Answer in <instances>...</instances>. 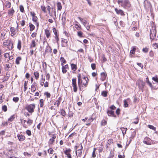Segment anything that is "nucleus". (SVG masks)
<instances>
[{
	"mask_svg": "<svg viewBox=\"0 0 158 158\" xmlns=\"http://www.w3.org/2000/svg\"><path fill=\"white\" fill-rule=\"evenodd\" d=\"M83 79L85 80V82H82L81 80V74H78V85L80 91L83 90V87L85 86L86 87L87 85L88 81H89L88 78L84 77Z\"/></svg>",
	"mask_w": 158,
	"mask_h": 158,
	"instance_id": "1",
	"label": "nucleus"
},
{
	"mask_svg": "<svg viewBox=\"0 0 158 158\" xmlns=\"http://www.w3.org/2000/svg\"><path fill=\"white\" fill-rule=\"evenodd\" d=\"M35 107V106L34 104H30L26 106L25 108L29 112L32 113L34 112Z\"/></svg>",
	"mask_w": 158,
	"mask_h": 158,
	"instance_id": "2",
	"label": "nucleus"
},
{
	"mask_svg": "<svg viewBox=\"0 0 158 158\" xmlns=\"http://www.w3.org/2000/svg\"><path fill=\"white\" fill-rule=\"evenodd\" d=\"M4 46H7V48L9 50H11L13 48V44L10 40H5L3 42Z\"/></svg>",
	"mask_w": 158,
	"mask_h": 158,
	"instance_id": "3",
	"label": "nucleus"
},
{
	"mask_svg": "<svg viewBox=\"0 0 158 158\" xmlns=\"http://www.w3.org/2000/svg\"><path fill=\"white\" fill-rule=\"evenodd\" d=\"M137 83L139 90L143 92V88L145 85V82L139 79L138 80Z\"/></svg>",
	"mask_w": 158,
	"mask_h": 158,
	"instance_id": "4",
	"label": "nucleus"
},
{
	"mask_svg": "<svg viewBox=\"0 0 158 158\" xmlns=\"http://www.w3.org/2000/svg\"><path fill=\"white\" fill-rule=\"evenodd\" d=\"M121 4L122 6L124 7H129L130 6V4L127 0H119V4Z\"/></svg>",
	"mask_w": 158,
	"mask_h": 158,
	"instance_id": "5",
	"label": "nucleus"
},
{
	"mask_svg": "<svg viewBox=\"0 0 158 158\" xmlns=\"http://www.w3.org/2000/svg\"><path fill=\"white\" fill-rule=\"evenodd\" d=\"M144 6L147 10H151V6L150 3L147 0H145L144 2Z\"/></svg>",
	"mask_w": 158,
	"mask_h": 158,
	"instance_id": "6",
	"label": "nucleus"
},
{
	"mask_svg": "<svg viewBox=\"0 0 158 158\" xmlns=\"http://www.w3.org/2000/svg\"><path fill=\"white\" fill-rule=\"evenodd\" d=\"M156 31L155 30H152L150 31V38L151 41L153 40L156 36Z\"/></svg>",
	"mask_w": 158,
	"mask_h": 158,
	"instance_id": "7",
	"label": "nucleus"
},
{
	"mask_svg": "<svg viewBox=\"0 0 158 158\" xmlns=\"http://www.w3.org/2000/svg\"><path fill=\"white\" fill-rule=\"evenodd\" d=\"M143 143L145 144L150 145L151 144L152 141L149 137H146L143 139Z\"/></svg>",
	"mask_w": 158,
	"mask_h": 158,
	"instance_id": "8",
	"label": "nucleus"
},
{
	"mask_svg": "<svg viewBox=\"0 0 158 158\" xmlns=\"http://www.w3.org/2000/svg\"><path fill=\"white\" fill-rule=\"evenodd\" d=\"M71 150L70 148L67 149L64 152V153L67 156L68 158H72L70 154Z\"/></svg>",
	"mask_w": 158,
	"mask_h": 158,
	"instance_id": "9",
	"label": "nucleus"
},
{
	"mask_svg": "<svg viewBox=\"0 0 158 158\" xmlns=\"http://www.w3.org/2000/svg\"><path fill=\"white\" fill-rule=\"evenodd\" d=\"M61 43H62V47H66L68 46V44H67L68 41L67 39H62L61 40Z\"/></svg>",
	"mask_w": 158,
	"mask_h": 158,
	"instance_id": "10",
	"label": "nucleus"
},
{
	"mask_svg": "<svg viewBox=\"0 0 158 158\" xmlns=\"http://www.w3.org/2000/svg\"><path fill=\"white\" fill-rule=\"evenodd\" d=\"M17 137L19 141H22L24 140L25 138V136L22 134H18L17 135Z\"/></svg>",
	"mask_w": 158,
	"mask_h": 158,
	"instance_id": "11",
	"label": "nucleus"
},
{
	"mask_svg": "<svg viewBox=\"0 0 158 158\" xmlns=\"http://www.w3.org/2000/svg\"><path fill=\"white\" fill-rule=\"evenodd\" d=\"M69 69V66L68 64L65 65H63L62 67V72L63 73H65L67 72L66 69Z\"/></svg>",
	"mask_w": 158,
	"mask_h": 158,
	"instance_id": "12",
	"label": "nucleus"
},
{
	"mask_svg": "<svg viewBox=\"0 0 158 158\" xmlns=\"http://www.w3.org/2000/svg\"><path fill=\"white\" fill-rule=\"evenodd\" d=\"M62 100V98L61 97H59L58 99L55 102L54 105L56 106L57 107H59V105Z\"/></svg>",
	"mask_w": 158,
	"mask_h": 158,
	"instance_id": "13",
	"label": "nucleus"
},
{
	"mask_svg": "<svg viewBox=\"0 0 158 158\" xmlns=\"http://www.w3.org/2000/svg\"><path fill=\"white\" fill-rule=\"evenodd\" d=\"M83 25L85 27L86 29L88 30L90 28L89 23L86 20H84L83 23Z\"/></svg>",
	"mask_w": 158,
	"mask_h": 158,
	"instance_id": "14",
	"label": "nucleus"
},
{
	"mask_svg": "<svg viewBox=\"0 0 158 158\" xmlns=\"http://www.w3.org/2000/svg\"><path fill=\"white\" fill-rule=\"evenodd\" d=\"M10 31L11 32V36H13L16 34V28L13 27H12L10 28Z\"/></svg>",
	"mask_w": 158,
	"mask_h": 158,
	"instance_id": "15",
	"label": "nucleus"
},
{
	"mask_svg": "<svg viewBox=\"0 0 158 158\" xmlns=\"http://www.w3.org/2000/svg\"><path fill=\"white\" fill-rule=\"evenodd\" d=\"M130 102V99L129 98L126 100H124V106L125 107L128 106V103Z\"/></svg>",
	"mask_w": 158,
	"mask_h": 158,
	"instance_id": "16",
	"label": "nucleus"
},
{
	"mask_svg": "<svg viewBox=\"0 0 158 158\" xmlns=\"http://www.w3.org/2000/svg\"><path fill=\"white\" fill-rule=\"evenodd\" d=\"M81 148L77 150V151H78L77 153L78 154V156L79 157H81V155L82 153L83 149V147L82 145L81 144Z\"/></svg>",
	"mask_w": 158,
	"mask_h": 158,
	"instance_id": "17",
	"label": "nucleus"
},
{
	"mask_svg": "<svg viewBox=\"0 0 158 158\" xmlns=\"http://www.w3.org/2000/svg\"><path fill=\"white\" fill-rule=\"evenodd\" d=\"M101 79L102 81H104L106 79V73H101Z\"/></svg>",
	"mask_w": 158,
	"mask_h": 158,
	"instance_id": "18",
	"label": "nucleus"
},
{
	"mask_svg": "<svg viewBox=\"0 0 158 158\" xmlns=\"http://www.w3.org/2000/svg\"><path fill=\"white\" fill-rule=\"evenodd\" d=\"M4 5L7 8H9L11 7V3L10 2L7 1L5 2Z\"/></svg>",
	"mask_w": 158,
	"mask_h": 158,
	"instance_id": "19",
	"label": "nucleus"
},
{
	"mask_svg": "<svg viewBox=\"0 0 158 158\" xmlns=\"http://www.w3.org/2000/svg\"><path fill=\"white\" fill-rule=\"evenodd\" d=\"M45 33L47 38H48L50 36V33L49 30L45 29Z\"/></svg>",
	"mask_w": 158,
	"mask_h": 158,
	"instance_id": "20",
	"label": "nucleus"
},
{
	"mask_svg": "<svg viewBox=\"0 0 158 158\" xmlns=\"http://www.w3.org/2000/svg\"><path fill=\"white\" fill-rule=\"evenodd\" d=\"M14 13L15 11L13 8L8 10V14L10 16H12Z\"/></svg>",
	"mask_w": 158,
	"mask_h": 158,
	"instance_id": "21",
	"label": "nucleus"
},
{
	"mask_svg": "<svg viewBox=\"0 0 158 158\" xmlns=\"http://www.w3.org/2000/svg\"><path fill=\"white\" fill-rule=\"evenodd\" d=\"M94 120L92 118H89L87 121L88 123L86 124V126H89L91 124V123Z\"/></svg>",
	"mask_w": 158,
	"mask_h": 158,
	"instance_id": "22",
	"label": "nucleus"
},
{
	"mask_svg": "<svg viewBox=\"0 0 158 158\" xmlns=\"http://www.w3.org/2000/svg\"><path fill=\"white\" fill-rule=\"evenodd\" d=\"M107 114H108V116H114V112L112 110H108L107 111Z\"/></svg>",
	"mask_w": 158,
	"mask_h": 158,
	"instance_id": "23",
	"label": "nucleus"
},
{
	"mask_svg": "<svg viewBox=\"0 0 158 158\" xmlns=\"http://www.w3.org/2000/svg\"><path fill=\"white\" fill-rule=\"evenodd\" d=\"M71 69L75 71L77 69V67L76 64H71Z\"/></svg>",
	"mask_w": 158,
	"mask_h": 158,
	"instance_id": "24",
	"label": "nucleus"
},
{
	"mask_svg": "<svg viewBox=\"0 0 158 158\" xmlns=\"http://www.w3.org/2000/svg\"><path fill=\"white\" fill-rule=\"evenodd\" d=\"M60 113L63 116H65L66 115L65 111L63 109H60Z\"/></svg>",
	"mask_w": 158,
	"mask_h": 158,
	"instance_id": "25",
	"label": "nucleus"
},
{
	"mask_svg": "<svg viewBox=\"0 0 158 158\" xmlns=\"http://www.w3.org/2000/svg\"><path fill=\"white\" fill-rule=\"evenodd\" d=\"M36 46V42L34 40L32 41L30 45V48H35Z\"/></svg>",
	"mask_w": 158,
	"mask_h": 158,
	"instance_id": "26",
	"label": "nucleus"
},
{
	"mask_svg": "<svg viewBox=\"0 0 158 158\" xmlns=\"http://www.w3.org/2000/svg\"><path fill=\"white\" fill-rule=\"evenodd\" d=\"M60 61L61 62V65L62 66L63 65V64L66 63V60L64 59V57H61L60 58Z\"/></svg>",
	"mask_w": 158,
	"mask_h": 158,
	"instance_id": "27",
	"label": "nucleus"
},
{
	"mask_svg": "<svg viewBox=\"0 0 158 158\" xmlns=\"http://www.w3.org/2000/svg\"><path fill=\"white\" fill-rule=\"evenodd\" d=\"M62 7L61 3L60 2H58L57 3V10H61Z\"/></svg>",
	"mask_w": 158,
	"mask_h": 158,
	"instance_id": "28",
	"label": "nucleus"
},
{
	"mask_svg": "<svg viewBox=\"0 0 158 158\" xmlns=\"http://www.w3.org/2000/svg\"><path fill=\"white\" fill-rule=\"evenodd\" d=\"M72 86L77 85L76 79V78H73L72 80Z\"/></svg>",
	"mask_w": 158,
	"mask_h": 158,
	"instance_id": "29",
	"label": "nucleus"
},
{
	"mask_svg": "<svg viewBox=\"0 0 158 158\" xmlns=\"http://www.w3.org/2000/svg\"><path fill=\"white\" fill-rule=\"evenodd\" d=\"M107 158H114V153L111 151H110V154Z\"/></svg>",
	"mask_w": 158,
	"mask_h": 158,
	"instance_id": "30",
	"label": "nucleus"
},
{
	"mask_svg": "<svg viewBox=\"0 0 158 158\" xmlns=\"http://www.w3.org/2000/svg\"><path fill=\"white\" fill-rule=\"evenodd\" d=\"M22 59L21 57L19 56L17 58L16 60L15 63L17 64H19V61Z\"/></svg>",
	"mask_w": 158,
	"mask_h": 158,
	"instance_id": "31",
	"label": "nucleus"
},
{
	"mask_svg": "<svg viewBox=\"0 0 158 158\" xmlns=\"http://www.w3.org/2000/svg\"><path fill=\"white\" fill-rule=\"evenodd\" d=\"M30 30V31H32L34 30L35 28V26L31 24L30 23L29 24Z\"/></svg>",
	"mask_w": 158,
	"mask_h": 158,
	"instance_id": "32",
	"label": "nucleus"
},
{
	"mask_svg": "<svg viewBox=\"0 0 158 158\" xmlns=\"http://www.w3.org/2000/svg\"><path fill=\"white\" fill-rule=\"evenodd\" d=\"M135 50H136V48L135 47H133L132 48V49L130 51V54H134Z\"/></svg>",
	"mask_w": 158,
	"mask_h": 158,
	"instance_id": "33",
	"label": "nucleus"
},
{
	"mask_svg": "<svg viewBox=\"0 0 158 158\" xmlns=\"http://www.w3.org/2000/svg\"><path fill=\"white\" fill-rule=\"evenodd\" d=\"M34 75L35 77V79L36 80H37L39 78V73H38L37 72H34Z\"/></svg>",
	"mask_w": 158,
	"mask_h": 158,
	"instance_id": "34",
	"label": "nucleus"
},
{
	"mask_svg": "<svg viewBox=\"0 0 158 158\" xmlns=\"http://www.w3.org/2000/svg\"><path fill=\"white\" fill-rule=\"evenodd\" d=\"M148 128L151 129H152L154 131H156V128L154 127L152 125H148Z\"/></svg>",
	"mask_w": 158,
	"mask_h": 158,
	"instance_id": "35",
	"label": "nucleus"
},
{
	"mask_svg": "<svg viewBox=\"0 0 158 158\" xmlns=\"http://www.w3.org/2000/svg\"><path fill=\"white\" fill-rule=\"evenodd\" d=\"M37 83L35 82H34L32 85H31V88L32 89H35L37 87Z\"/></svg>",
	"mask_w": 158,
	"mask_h": 158,
	"instance_id": "36",
	"label": "nucleus"
},
{
	"mask_svg": "<svg viewBox=\"0 0 158 158\" xmlns=\"http://www.w3.org/2000/svg\"><path fill=\"white\" fill-rule=\"evenodd\" d=\"M21 41L19 40L18 41V43L17 45V48L19 50H20L21 49Z\"/></svg>",
	"mask_w": 158,
	"mask_h": 158,
	"instance_id": "37",
	"label": "nucleus"
},
{
	"mask_svg": "<svg viewBox=\"0 0 158 158\" xmlns=\"http://www.w3.org/2000/svg\"><path fill=\"white\" fill-rule=\"evenodd\" d=\"M102 95L104 97H106L107 95V92L106 91H103L102 92Z\"/></svg>",
	"mask_w": 158,
	"mask_h": 158,
	"instance_id": "38",
	"label": "nucleus"
},
{
	"mask_svg": "<svg viewBox=\"0 0 158 158\" xmlns=\"http://www.w3.org/2000/svg\"><path fill=\"white\" fill-rule=\"evenodd\" d=\"M44 100L43 99H41L40 100V107H43L44 106Z\"/></svg>",
	"mask_w": 158,
	"mask_h": 158,
	"instance_id": "39",
	"label": "nucleus"
},
{
	"mask_svg": "<svg viewBox=\"0 0 158 158\" xmlns=\"http://www.w3.org/2000/svg\"><path fill=\"white\" fill-rule=\"evenodd\" d=\"M121 131L123 135L125 134L126 133V132L127 130V128H121Z\"/></svg>",
	"mask_w": 158,
	"mask_h": 158,
	"instance_id": "40",
	"label": "nucleus"
},
{
	"mask_svg": "<svg viewBox=\"0 0 158 158\" xmlns=\"http://www.w3.org/2000/svg\"><path fill=\"white\" fill-rule=\"evenodd\" d=\"M2 110L4 112H6L7 110V106L4 105L2 107Z\"/></svg>",
	"mask_w": 158,
	"mask_h": 158,
	"instance_id": "41",
	"label": "nucleus"
},
{
	"mask_svg": "<svg viewBox=\"0 0 158 158\" xmlns=\"http://www.w3.org/2000/svg\"><path fill=\"white\" fill-rule=\"evenodd\" d=\"M146 82L149 85L150 87L152 89H153V87L152 84L151 82H150L149 80H146Z\"/></svg>",
	"mask_w": 158,
	"mask_h": 158,
	"instance_id": "42",
	"label": "nucleus"
},
{
	"mask_svg": "<svg viewBox=\"0 0 158 158\" xmlns=\"http://www.w3.org/2000/svg\"><path fill=\"white\" fill-rule=\"evenodd\" d=\"M27 82L28 81H25L24 83V91H25L27 89Z\"/></svg>",
	"mask_w": 158,
	"mask_h": 158,
	"instance_id": "43",
	"label": "nucleus"
},
{
	"mask_svg": "<svg viewBox=\"0 0 158 158\" xmlns=\"http://www.w3.org/2000/svg\"><path fill=\"white\" fill-rule=\"evenodd\" d=\"M96 150V149L95 148H94V150L93 152L92 155V157L93 158H95L96 157L95 151Z\"/></svg>",
	"mask_w": 158,
	"mask_h": 158,
	"instance_id": "44",
	"label": "nucleus"
},
{
	"mask_svg": "<svg viewBox=\"0 0 158 158\" xmlns=\"http://www.w3.org/2000/svg\"><path fill=\"white\" fill-rule=\"evenodd\" d=\"M15 118L14 115L11 116L8 119V121L11 122L14 120Z\"/></svg>",
	"mask_w": 158,
	"mask_h": 158,
	"instance_id": "45",
	"label": "nucleus"
},
{
	"mask_svg": "<svg viewBox=\"0 0 158 158\" xmlns=\"http://www.w3.org/2000/svg\"><path fill=\"white\" fill-rule=\"evenodd\" d=\"M52 31L54 33L55 36L59 35L57 33L56 30L55 28H53L52 29Z\"/></svg>",
	"mask_w": 158,
	"mask_h": 158,
	"instance_id": "46",
	"label": "nucleus"
},
{
	"mask_svg": "<svg viewBox=\"0 0 158 158\" xmlns=\"http://www.w3.org/2000/svg\"><path fill=\"white\" fill-rule=\"evenodd\" d=\"M54 140H54L53 139H52L51 138L50 139H49V140L48 141V142L49 144L51 145V144H52L53 143V142H54Z\"/></svg>",
	"mask_w": 158,
	"mask_h": 158,
	"instance_id": "47",
	"label": "nucleus"
},
{
	"mask_svg": "<svg viewBox=\"0 0 158 158\" xmlns=\"http://www.w3.org/2000/svg\"><path fill=\"white\" fill-rule=\"evenodd\" d=\"M50 52L51 51V49L49 47H47L45 50V53L48 52Z\"/></svg>",
	"mask_w": 158,
	"mask_h": 158,
	"instance_id": "48",
	"label": "nucleus"
},
{
	"mask_svg": "<svg viewBox=\"0 0 158 158\" xmlns=\"http://www.w3.org/2000/svg\"><path fill=\"white\" fill-rule=\"evenodd\" d=\"M19 98L17 97H14L13 98V100L15 102H17L19 100Z\"/></svg>",
	"mask_w": 158,
	"mask_h": 158,
	"instance_id": "49",
	"label": "nucleus"
},
{
	"mask_svg": "<svg viewBox=\"0 0 158 158\" xmlns=\"http://www.w3.org/2000/svg\"><path fill=\"white\" fill-rule=\"evenodd\" d=\"M77 35L80 37H83V33L81 31H79L77 32Z\"/></svg>",
	"mask_w": 158,
	"mask_h": 158,
	"instance_id": "50",
	"label": "nucleus"
},
{
	"mask_svg": "<svg viewBox=\"0 0 158 158\" xmlns=\"http://www.w3.org/2000/svg\"><path fill=\"white\" fill-rule=\"evenodd\" d=\"M48 152L50 154H52L53 153V152H54V150L52 148H50L48 150Z\"/></svg>",
	"mask_w": 158,
	"mask_h": 158,
	"instance_id": "51",
	"label": "nucleus"
},
{
	"mask_svg": "<svg viewBox=\"0 0 158 158\" xmlns=\"http://www.w3.org/2000/svg\"><path fill=\"white\" fill-rule=\"evenodd\" d=\"M44 95H46L47 98H50L51 97L50 94L47 92L44 93Z\"/></svg>",
	"mask_w": 158,
	"mask_h": 158,
	"instance_id": "52",
	"label": "nucleus"
},
{
	"mask_svg": "<svg viewBox=\"0 0 158 158\" xmlns=\"http://www.w3.org/2000/svg\"><path fill=\"white\" fill-rule=\"evenodd\" d=\"M41 8L43 11H44L45 13H46V8L44 6H41Z\"/></svg>",
	"mask_w": 158,
	"mask_h": 158,
	"instance_id": "53",
	"label": "nucleus"
},
{
	"mask_svg": "<svg viewBox=\"0 0 158 158\" xmlns=\"http://www.w3.org/2000/svg\"><path fill=\"white\" fill-rule=\"evenodd\" d=\"M33 123V120L31 119H28V121L27 122V124H29V125H31Z\"/></svg>",
	"mask_w": 158,
	"mask_h": 158,
	"instance_id": "54",
	"label": "nucleus"
},
{
	"mask_svg": "<svg viewBox=\"0 0 158 158\" xmlns=\"http://www.w3.org/2000/svg\"><path fill=\"white\" fill-rule=\"evenodd\" d=\"M134 120H135V121H133V123L135 124H138L139 122V119L137 117L136 118L134 119Z\"/></svg>",
	"mask_w": 158,
	"mask_h": 158,
	"instance_id": "55",
	"label": "nucleus"
},
{
	"mask_svg": "<svg viewBox=\"0 0 158 158\" xmlns=\"http://www.w3.org/2000/svg\"><path fill=\"white\" fill-rule=\"evenodd\" d=\"M148 49L147 47H145V48H143L142 50L143 52L145 53H147L148 52Z\"/></svg>",
	"mask_w": 158,
	"mask_h": 158,
	"instance_id": "56",
	"label": "nucleus"
},
{
	"mask_svg": "<svg viewBox=\"0 0 158 158\" xmlns=\"http://www.w3.org/2000/svg\"><path fill=\"white\" fill-rule=\"evenodd\" d=\"M73 91L76 92L77 91V85L73 86Z\"/></svg>",
	"mask_w": 158,
	"mask_h": 158,
	"instance_id": "57",
	"label": "nucleus"
},
{
	"mask_svg": "<svg viewBox=\"0 0 158 158\" xmlns=\"http://www.w3.org/2000/svg\"><path fill=\"white\" fill-rule=\"evenodd\" d=\"M20 10L21 12H23L24 11V9L22 5H20L19 6Z\"/></svg>",
	"mask_w": 158,
	"mask_h": 158,
	"instance_id": "58",
	"label": "nucleus"
},
{
	"mask_svg": "<svg viewBox=\"0 0 158 158\" xmlns=\"http://www.w3.org/2000/svg\"><path fill=\"white\" fill-rule=\"evenodd\" d=\"M26 133L29 136H30L31 135V131L28 130H27Z\"/></svg>",
	"mask_w": 158,
	"mask_h": 158,
	"instance_id": "59",
	"label": "nucleus"
},
{
	"mask_svg": "<svg viewBox=\"0 0 158 158\" xmlns=\"http://www.w3.org/2000/svg\"><path fill=\"white\" fill-rule=\"evenodd\" d=\"M106 123V122L105 120H102L101 122V125H102L105 126Z\"/></svg>",
	"mask_w": 158,
	"mask_h": 158,
	"instance_id": "60",
	"label": "nucleus"
},
{
	"mask_svg": "<svg viewBox=\"0 0 158 158\" xmlns=\"http://www.w3.org/2000/svg\"><path fill=\"white\" fill-rule=\"evenodd\" d=\"M38 18L36 16L32 18V21L35 22H37Z\"/></svg>",
	"mask_w": 158,
	"mask_h": 158,
	"instance_id": "61",
	"label": "nucleus"
},
{
	"mask_svg": "<svg viewBox=\"0 0 158 158\" xmlns=\"http://www.w3.org/2000/svg\"><path fill=\"white\" fill-rule=\"evenodd\" d=\"M92 69L93 70H94L96 68V65L95 64H91Z\"/></svg>",
	"mask_w": 158,
	"mask_h": 158,
	"instance_id": "62",
	"label": "nucleus"
},
{
	"mask_svg": "<svg viewBox=\"0 0 158 158\" xmlns=\"http://www.w3.org/2000/svg\"><path fill=\"white\" fill-rule=\"evenodd\" d=\"M152 80L156 82H158V78L156 77H153L152 78Z\"/></svg>",
	"mask_w": 158,
	"mask_h": 158,
	"instance_id": "63",
	"label": "nucleus"
},
{
	"mask_svg": "<svg viewBox=\"0 0 158 158\" xmlns=\"http://www.w3.org/2000/svg\"><path fill=\"white\" fill-rule=\"evenodd\" d=\"M113 143L112 139H109L108 140L107 143L109 145H110Z\"/></svg>",
	"mask_w": 158,
	"mask_h": 158,
	"instance_id": "64",
	"label": "nucleus"
}]
</instances>
